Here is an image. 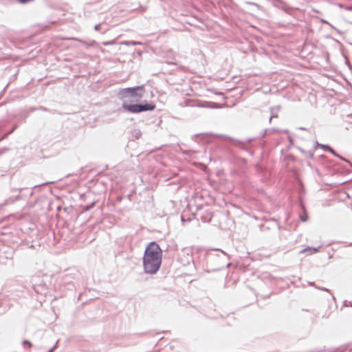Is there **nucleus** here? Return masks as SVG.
Listing matches in <instances>:
<instances>
[{"label":"nucleus","instance_id":"7","mask_svg":"<svg viewBox=\"0 0 352 352\" xmlns=\"http://www.w3.org/2000/svg\"><path fill=\"white\" fill-rule=\"evenodd\" d=\"M24 344H28L29 346H31L30 342H28V341H25V342H24Z\"/></svg>","mask_w":352,"mask_h":352},{"label":"nucleus","instance_id":"3","mask_svg":"<svg viewBox=\"0 0 352 352\" xmlns=\"http://www.w3.org/2000/svg\"><path fill=\"white\" fill-rule=\"evenodd\" d=\"M122 107L127 111L135 113L146 111H153L155 108V104L153 103L146 104H128L124 103Z\"/></svg>","mask_w":352,"mask_h":352},{"label":"nucleus","instance_id":"4","mask_svg":"<svg viewBox=\"0 0 352 352\" xmlns=\"http://www.w3.org/2000/svg\"><path fill=\"white\" fill-rule=\"evenodd\" d=\"M318 250L315 248H307L300 251V253L307 254H313L317 253Z\"/></svg>","mask_w":352,"mask_h":352},{"label":"nucleus","instance_id":"1","mask_svg":"<svg viewBox=\"0 0 352 352\" xmlns=\"http://www.w3.org/2000/svg\"><path fill=\"white\" fill-rule=\"evenodd\" d=\"M143 263L146 273L154 274L159 270L162 263V250L155 242H151L148 245Z\"/></svg>","mask_w":352,"mask_h":352},{"label":"nucleus","instance_id":"5","mask_svg":"<svg viewBox=\"0 0 352 352\" xmlns=\"http://www.w3.org/2000/svg\"><path fill=\"white\" fill-rule=\"evenodd\" d=\"M114 43H115V42H114V41H111V42H104L103 44H104V45H113V44H114Z\"/></svg>","mask_w":352,"mask_h":352},{"label":"nucleus","instance_id":"6","mask_svg":"<svg viewBox=\"0 0 352 352\" xmlns=\"http://www.w3.org/2000/svg\"><path fill=\"white\" fill-rule=\"evenodd\" d=\"M307 215L305 217H301V220L302 221H307Z\"/></svg>","mask_w":352,"mask_h":352},{"label":"nucleus","instance_id":"2","mask_svg":"<svg viewBox=\"0 0 352 352\" xmlns=\"http://www.w3.org/2000/svg\"><path fill=\"white\" fill-rule=\"evenodd\" d=\"M144 92L145 90L143 85L135 87L125 88L121 91L122 96L124 98H134L136 99L141 98L143 96Z\"/></svg>","mask_w":352,"mask_h":352}]
</instances>
